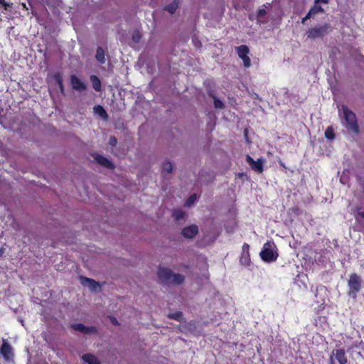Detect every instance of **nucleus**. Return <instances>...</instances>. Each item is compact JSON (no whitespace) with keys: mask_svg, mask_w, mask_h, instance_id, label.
Listing matches in <instances>:
<instances>
[{"mask_svg":"<svg viewBox=\"0 0 364 364\" xmlns=\"http://www.w3.org/2000/svg\"><path fill=\"white\" fill-rule=\"evenodd\" d=\"M71 328L75 331L82 333L83 329H85V325L82 323H73L71 325Z\"/></svg>","mask_w":364,"mask_h":364,"instance_id":"31","label":"nucleus"},{"mask_svg":"<svg viewBox=\"0 0 364 364\" xmlns=\"http://www.w3.org/2000/svg\"><path fill=\"white\" fill-rule=\"evenodd\" d=\"M198 232V228L196 225H191L185 227L181 232L182 235L186 238H193Z\"/></svg>","mask_w":364,"mask_h":364,"instance_id":"11","label":"nucleus"},{"mask_svg":"<svg viewBox=\"0 0 364 364\" xmlns=\"http://www.w3.org/2000/svg\"><path fill=\"white\" fill-rule=\"evenodd\" d=\"M173 170L172 164L170 161H166L162 165V173L166 172L167 173H171Z\"/></svg>","mask_w":364,"mask_h":364,"instance_id":"26","label":"nucleus"},{"mask_svg":"<svg viewBox=\"0 0 364 364\" xmlns=\"http://www.w3.org/2000/svg\"><path fill=\"white\" fill-rule=\"evenodd\" d=\"M95 159L97 162V164H100L101 166L105 168L109 169L114 168V165L113 164V163L102 155L96 154V156H95Z\"/></svg>","mask_w":364,"mask_h":364,"instance_id":"13","label":"nucleus"},{"mask_svg":"<svg viewBox=\"0 0 364 364\" xmlns=\"http://www.w3.org/2000/svg\"><path fill=\"white\" fill-rule=\"evenodd\" d=\"M82 359L88 364H100L97 358L91 353L84 354Z\"/></svg>","mask_w":364,"mask_h":364,"instance_id":"17","label":"nucleus"},{"mask_svg":"<svg viewBox=\"0 0 364 364\" xmlns=\"http://www.w3.org/2000/svg\"><path fill=\"white\" fill-rule=\"evenodd\" d=\"M259 255L262 259L266 262H274L278 257L277 252L273 251L269 242L264 245V247L260 252Z\"/></svg>","mask_w":364,"mask_h":364,"instance_id":"4","label":"nucleus"},{"mask_svg":"<svg viewBox=\"0 0 364 364\" xmlns=\"http://www.w3.org/2000/svg\"><path fill=\"white\" fill-rule=\"evenodd\" d=\"M0 5L3 6L5 9L9 7V4L5 0H0Z\"/></svg>","mask_w":364,"mask_h":364,"instance_id":"35","label":"nucleus"},{"mask_svg":"<svg viewBox=\"0 0 364 364\" xmlns=\"http://www.w3.org/2000/svg\"><path fill=\"white\" fill-rule=\"evenodd\" d=\"M311 17H312V16H311V14L308 12V13H307V14H306L304 18H302V19H301V23H302L303 24H304V23H306V21L308 19L311 18Z\"/></svg>","mask_w":364,"mask_h":364,"instance_id":"33","label":"nucleus"},{"mask_svg":"<svg viewBox=\"0 0 364 364\" xmlns=\"http://www.w3.org/2000/svg\"><path fill=\"white\" fill-rule=\"evenodd\" d=\"M236 51L240 58L242 60L245 68H249L251 66V60L248 56L250 49L246 45H241L236 47Z\"/></svg>","mask_w":364,"mask_h":364,"instance_id":"6","label":"nucleus"},{"mask_svg":"<svg viewBox=\"0 0 364 364\" xmlns=\"http://www.w3.org/2000/svg\"><path fill=\"white\" fill-rule=\"evenodd\" d=\"M90 81L92 82V87L95 91L99 92L101 90V89H102L101 80L97 75H91Z\"/></svg>","mask_w":364,"mask_h":364,"instance_id":"18","label":"nucleus"},{"mask_svg":"<svg viewBox=\"0 0 364 364\" xmlns=\"http://www.w3.org/2000/svg\"><path fill=\"white\" fill-rule=\"evenodd\" d=\"M117 143V140L114 136H111L109 139V144L112 146H115Z\"/></svg>","mask_w":364,"mask_h":364,"instance_id":"34","label":"nucleus"},{"mask_svg":"<svg viewBox=\"0 0 364 364\" xmlns=\"http://www.w3.org/2000/svg\"><path fill=\"white\" fill-rule=\"evenodd\" d=\"M53 78L58 85L60 92L62 95H65V87L63 85V75L60 72L55 73L53 75Z\"/></svg>","mask_w":364,"mask_h":364,"instance_id":"15","label":"nucleus"},{"mask_svg":"<svg viewBox=\"0 0 364 364\" xmlns=\"http://www.w3.org/2000/svg\"><path fill=\"white\" fill-rule=\"evenodd\" d=\"M198 44L199 45L198 46V47L199 48L200 46V45H201V43L198 42Z\"/></svg>","mask_w":364,"mask_h":364,"instance_id":"41","label":"nucleus"},{"mask_svg":"<svg viewBox=\"0 0 364 364\" xmlns=\"http://www.w3.org/2000/svg\"><path fill=\"white\" fill-rule=\"evenodd\" d=\"M325 137L329 140H333L335 139L334 130L331 126L328 127L326 129Z\"/></svg>","mask_w":364,"mask_h":364,"instance_id":"25","label":"nucleus"},{"mask_svg":"<svg viewBox=\"0 0 364 364\" xmlns=\"http://www.w3.org/2000/svg\"><path fill=\"white\" fill-rule=\"evenodd\" d=\"M358 215H359L361 218H364V211L358 212Z\"/></svg>","mask_w":364,"mask_h":364,"instance_id":"39","label":"nucleus"},{"mask_svg":"<svg viewBox=\"0 0 364 364\" xmlns=\"http://www.w3.org/2000/svg\"><path fill=\"white\" fill-rule=\"evenodd\" d=\"M332 31V26L329 23L319 24L308 29L306 34L308 38H323L326 35Z\"/></svg>","mask_w":364,"mask_h":364,"instance_id":"2","label":"nucleus"},{"mask_svg":"<svg viewBox=\"0 0 364 364\" xmlns=\"http://www.w3.org/2000/svg\"><path fill=\"white\" fill-rule=\"evenodd\" d=\"M4 253H5V248L3 247H0V258L4 256Z\"/></svg>","mask_w":364,"mask_h":364,"instance_id":"37","label":"nucleus"},{"mask_svg":"<svg viewBox=\"0 0 364 364\" xmlns=\"http://www.w3.org/2000/svg\"><path fill=\"white\" fill-rule=\"evenodd\" d=\"M97 332V328L95 326H85V329L82 331V333L84 334H90Z\"/></svg>","mask_w":364,"mask_h":364,"instance_id":"28","label":"nucleus"},{"mask_svg":"<svg viewBox=\"0 0 364 364\" xmlns=\"http://www.w3.org/2000/svg\"><path fill=\"white\" fill-rule=\"evenodd\" d=\"M95 58L100 64L105 63V53L104 49L100 46L97 48Z\"/></svg>","mask_w":364,"mask_h":364,"instance_id":"19","label":"nucleus"},{"mask_svg":"<svg viewBox=\"0 0 364 364\" xmlns=\"http://www.w3.org/2000/svg\"><path fill=\"white\" fill-rule=\"evenodd\" d=\"M111 321L114 324H117V319L115 318H111Z\"/></svg>","mask_w":364,"mask_h":364,"instance_id":"38","label":"nucleus"},{"mask_svg":"<svg viewBox=\"0 0 364 364\" xmlns=\"http://www.w3.org/2000/svg\"><path fill=\"white\" fill-rule=\"evenodd\" d=\"M70 84L73 89L77 91L85 90L86 89V85L75 75H70Z\"/></svg>","mask_w":364,"mask_h":364,"instance_id":"12","label":"nucleus"},{"mask_svg":"<svg viewBox=\"0 0 364 364\" xmlns=\"http://www.w3.org/2000/svg\"><path fill=\"white\" fill-rule=\"evenodd\" d=\"M171 283L174 284H181L185 281V277L178 273H173V276L171 277Z\"/></svg>","mask_w":364,"mask_h":364,"instance_id":"20","label":"nucleus"},{"mask_svg":"<svg viewBox=\"0 0 364 364\" xmlns=\"http://www.w3.org/2000/svg\"><path fill=\"white\" fill-rule=\"evenodd\" d=\"M242 255L240 257L241 263L247 264L250 262V245L245 242L242 247Z\"/></svg>","mask_w":364,"mask_h":364,"instance_id":"14","label":"nucleus"},{"mask_svg":"<svg viewBox=\"0 0 364 364\" xmlns=\"http://www.w3.org/2000/svg\"><path fill=\"white\" fill-rule=\"evenodd\" d=\"M80 281L82 285L87 286L92 291H97L100 288V284L93 279L80 276Z\"/></svg>","mask_w":364,"mask_h":364,"instance_id":"10","label":"nucleus"},{"mask_svg":"<svg viewBox=\"0 0 364 364\" xmlns=\"http://www.w3.org/2000/svg\"><path fill=\"white\" fill-rule=\"evenodd\" d=\"M0 353L6 361H14V353L13 348L8 342H3L0 348Z\"/></svg>","mask_w":364,"mask_h":364,"instance_id":"9","label":"nucleus"},{"mask_svg":"<svg viewBox=\"0 0 364 364\" xmlns=\"http://www.w3.org/2000/svg\"><path fill=\"white\" fill-rule=\"evenodd\" d=\"M141 38V35L139 31H135L132 36V39L133 42L138 43H139L140 40Z\"/></svg>","mask_w":364,"mask_h":364,"instance_id":"29","label":"nucleus"},{"mask_svg":"<svg viewBox=\"0 0 364 364\" xmlns=\"http://www.w3.org/2000/svg\"><path fill=\"white\" fill-rule=\"evenodd\" d=\"M267 14V11L264 9H259L258 11H257V16L258 18H262L263 16H264Z\"/></svg>","mask_w":364,"mask_h":364,"instance_id":"32","label":"nucleus"},{"mask_svg":"<svg viewBox=\"0 0 364 364\" xmlns=\"http://www.w3.org/2000/svg\"><path fill=\"white\" fill-rule=\"evenodd\" d=\"M348 295L353 299H356L358 293L362 288V280L359 275L353 273L348 280Z\"/></svg>","mask_w":364,"mask_h":364,"instance_id":"3","label":"nucleus"},{"mask_svg":"<svg viewBox=\"0 0 364 364\" xmlns=\"http://www.w3.org/2000/svg\"><path fill=\"white\" fill-rule=\"evenodd\" d=\"M197 199V195L196 193H193L191 195L188 199L186 200L184 205L186 207H191L194 204Z\"/></svg>","mask_w":364,"mask_h":364,"instance_id":"27","label":"nucleus"},{"mask_svg":"<svg viewBox=\"0 0 364 364\" xmlns=\"http://www.w3.org/2000/svg\"><path fill=\"white\" fill-rule=\"evenodd\" d=\"M342 111L343 113L344 126L348 131H350L354 134H358L359 127L355 113L349 109L346 105L342 106Z\"/></svg>","mask_w":364,"mask_h":364,"instance_id":"1","label":"nucleus"},{"mask_svg":"<svg viewBox=\"0 0 364 364\" xmlns=\"http://www.w3.org/2000/svg\"><path fill=\"white\" fill-rule=\"evenodd\" d=\"M335 360H336L339 364L347 363L348 359L343 348L333 350L329 358L330 364H335Z\"/></svg>","mask_w":364,"mask_h":364,"instance_id":"5","label":"nucleus"},{"mask_svg":"<svg viewBox=\"0 0 364 364\" xmlns=\"http://www.w3.org/2000/svg\"><path fill=\"white\" fill-rule=\"evenodd\" d=\"M293 210H294V212H296V211H298V210H299V208H294Z\"/></svg>","mask_w":364,"mask_h":364,"instance_id":"40","label":"nucleus"},{"mask_svg":"<svg viewBox=\"0 0 364 364\" xmlns=\"http://www.w3.org/2000/svg\"><path fill=\"white\" fill-rule=\"evenodd\" d=\"M94 112L98 114L102 119H108V114L102 105H97L93 107Z\"/></svg>","mask_w":364,"mask_h":364,"instance_id":"16","label":"nucleus"},{"mask_svg":"<svg viewBox=\"0 0 364 364\" xmlns=\"http://www.w3.org/2000/svg\"><path fill=\"white\" fill-rule=\"evenodd\" d=\"M167 316L169 318L174 319V320H176L177 321H180V322L182 321L183 319V313L179 311H175L173 313H169L167 315Z\"/></svg>","mask_w":364,"mask_h":364,"instance_id":"23","label":"nucleus"},{"mask_svg":"<svg viewBox=\"0 0 364 364\" xmlns=\"http://www.w3.org/2000/svg\"><path fill=\"white\" fill-rule=\"evenodd\" d=\"M178 7V1L177 0H174L173 2H171L169 4H168L167 6H166L164 9L172 14L176 12Z\"/></svg>","mask_w":364,"mask_h":364,"instance_id":"22","label":"nucleus"},{"mask_svg":"<svg viewBox=\"0 0 364 364\" xmlns=\"http://www.w3.org/2000/svg\"><path fill=\"white\" fill-rule=\"evenodd\" d=\"M329 1L330 0H315V4L323 3L327 4L329 3Z\"/></svg>","mask_w":364,"mask_h":364,"instance_id":"36","label":"nucleus"},{"mask_svg":"<svg viewBox=\"0 0 364 364\" xmlns=\"http://www.w3.org/2000/svg\"><path fill=\"white\" fill-rule=\"evenodd\" d=\"M246 161L251 168L257 173H261L264 171V160L262 158L255 161L250 155L246 156Z\"/></svg>","mask_w":364,"mask_h":364,"instance_id":"7","label":"nucleus"},{"mask_svg":"<svg viewBox=\"0 0 364 364\" xmlns=\"http://www.w3.org/2000/svg\"><path fill=\"white\" fill-rule=\"evenodd\" d=\"M213 100H214V102H213L214 107L216 109H223L224 108L225 105L220 100L216 98L215 97H213Z\"/></svg>","mask_w":364,"mask_h":364,"instance_id":"30","label":"nucleus"},{"mask_svg":"<svg viewBox=\"0 0 364 364\" xmlns=\"http://www.w3.org/2000/svg\"><path fill=\"white\" fill-rule=\"evenodd\" d=\"M157 275L161 283L167 284L171 282L173 272L168 268L159 267L158 268Z\"/></svg>","mask_w":364,"mask_h":364,"instance_id":"8","label":"nucleus"},{"mask_svg":"<svg viewBox=\"0 0 364 364\" xmlns=\"http://www.w3.org/2000/svg\"><path fill=\"white\" fill-rule=\"evenodd\" d=\"M185 213L181 209H176L173 211L172 216L176 220L179 221L184 218Z\"/></svg>","mask_w":364,"mask_h":364,"instance_id":"24","label":"nucleus"},{"mask_svg":"<svg viewBox=\"0 0 364 364\" xmlns=\"http://www.w3.org/2000/svg\"><path fill=\"white\" fill-rule=\"evenodd\" d=\"M325 11L322 8L321 6L318 5V4H315L314 5L311 7V9L309 11V13L311 14L312 17H314L315 15H316L318 13H324Z\"/></svg>","mask_w":364,"mask_h":364,"instance_id":"21","label":"nucleus"}]
</instances>
